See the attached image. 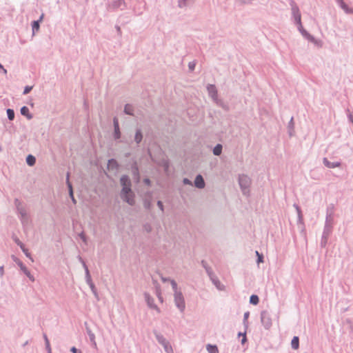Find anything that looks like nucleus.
Listing matches in <instances>:
<instances>
[{
  "label": "nucleus",
  "instance_id": "nucleus-1",
  "mask_svg": "<svg viewBox=\"0 0 353 353\" xmlns=\"http://www.w3.org/2000/svg\"><path fill=\"white\" fill-rule=\"evenodd\" d=\"M119 184L121 189L119 192L121 199L130 206L136 203V194L132 189V183L129 175L124 174L120 176Z\"/></svg>",
  "mask_w": 353,
  "mask_h": 353
},
{
  "label": "nucleus",
  "instance_id": "nucleus-2",
  "mask_svg": "<svg viewBox=\"0 0 353 353\" xmlns=\"http://www.w3.org/2000/svg\"><path fill=\"white\" fill-rule=\"evenodd\" d=\"M238 183L242 194L245 196H250L252 184L251 179L245 174H239L238 175Z\"/></svg>",
  "mask_w": 353,
  "mask_h": 353
},
{
  "label": "nucleus",
  "instance_id": "nucleus-3",
  "mask_svg": "<svg viewBox=\"0 0 353 353\" xmlns=\"http://www.w3.org/2000/svg\"><path fill=\"white\" fill-rule=\"evenodd\" d=\"M296 26L298 31L305 39L307 40L309 42L313 43L319 48H321L323 46V41L321 39H316L314 35L310 34L306 29H305L302 23Z\"/></svg>",
  "mask_w": 353,
  "mask_h": 353
},
{
  "label": "nucleus",
  "instance_id": "nucleus-4",
  "mask_svg": "<svg viewBox=\"0 0 353 353\" xmlns=\"http://www.w3.org/2000/svg\"><path fill=\"white\" fill-rule=\"evenodd\" d=\"M127 8L128 5L125 0H109L106 3V9L110 12L125 10Z\"/></svg>",
  "mask_w": 353,
  "mask_h": 353
},
{
  "label": "nucleus",
  "instance_id": "nucleus-5",
  "mask_svg": "<svg viewBox=\"0 0 353 353\" xmlns=\"http://www.w3.org/2000/svg\"><path fill=\"white\" fill-rule=\"evenodd\" d=\"M290 5L292 10V20L295 26L302 23L301 21V14L300 9L294 1V0L290 1Z\"/></svg>",
  "mask_w": 353,
  "mask_h": 353
},
{
  "label": "nucleus",
  "instance_id": "nucleus-6",
  "mask_svg": "<svg viewBox=\"0 0 353 353\" xmlns=\"http://www.w3.org/2000/svg\"><path fill=\"white\" fill-rule=\"evenodd\" d=\"M261 322L263 327L268 330L272 325V315L267 310H262L261 312Z\"/></svg>",
  "mask_w": 353,
  "mask_h": 353
},
{
  "label": "nucleus",
  "instance_id": "nucleus-7",
  "mask_svg": "<svg viewBox=\"0 0 353 353\" xmlns=\"http://www.w3.org/2000/svg\"><path fill=\"white\" fill-rule=\"evenodd\" d=\"M174 301L179 310L183 312L185 309V301L182 292L174 294Z\"/></svg>",
  "mask_w": 353,
  "mask_h": 353
},
{
  "label": "nucleus",
  "instance_id": "nucleus-8",
  "mask_svg": "<svg viewBox=\"0 0 353 353\" xmlns=\"http://www.w3.org/2000/svg\"><path fill=\"white\" fill-rule=\"evenodd\" d=\"M113 131L112 132V137L114 140H117L121 136V130L120 128L119 118L114 116L112 119Z\"/></svg>",
  "mask_w": 353,
  "mask_h": 353
},
{
  "label": "nucleus",
  "instance_id": "nucleus-9",
  "mask_svg": "<svg viewBox=\"0 0 353 353\" xmlns=\"http://www.w3.org/2000/svg\"><path fill=\"white\" fill-rule=\"evenodd\" d=\"M17 214L23 228L30 225L31 221L30 220L28 214L27 213L26 210L24 208L18 209V212H17Z\"/></svg>",
  "mask_w": 353,
  "mask_h": 353
},
{
  "label": "nucleus",
  "instance_id": "nucleus-10",
  "mask_svg": "<svg viewBox=\"0 0 353 353\" xmlns=\"http://www.w3.org/2000/svg\"><path fill=\"white\" fill-rule=\"evenodd\" d=\"M332 230L333 229L329 228L327 225L323 227V230L320 241V247L321 248H324L327 246L329 237L332 233Z\"/></svg>",
  "mask_w": 353,
  "mask_h": 353
},
{
  "label": "nucleus",
  "instance_id": "nucleus-11",
  "mask_svg": "<svg viewBox=\"0 0 353 353\" xmlns=\"http://www.w3.org/2000/svg\"><path fill=\"white\" fill-rule=\"evenodd\" d=\"M144 138V133L141 126H137L134 130V139H132L133 143L134 142L137 145V148L140 147V144L143 141Z\"/></svg>",
  "mask_w": 353,
  "mask_h": 353
},
{
  "label": "nucleus",
  "instance_id": "nucleus-12",
  "mask_svg": "<svg viewBox=\"0 0 353 353\" xmlns=\"http://www.w3.org/2000/svg\"><path fill=\"white\" fill-rule=\"evenodd\" d=\"M143 295L147 306L150 309L156 310L158 313H160L161 310L154 303V298L147 292H144Z\"/></svg>",
  "mask_w": 353,
  "mask_h": 353
},
{
  "label": "nucleus",
  "instance_id": "nucleus-13",
  "mask_svg": "<svg viewBox=\"0 0 353 353\" xmlns=\"http://www.w3.org/2000/svg\"><path fill=\"white\" fill-rule=\"evenodd\" d=\"M65 184L68 190L69 196L74 204L77 203V200L74 195L73 186L72 183L70 181V173L68 172L66 174Z\"/></svg>",
  "mask_w": 353,
  "mask_h": 353
},
{
  "label": "nucleus",
  "instance_id": "nucleus-14",
  "mask_svg": "<svg viewBox=\"0 0 353 353\" xmlns=\"http://www.w3.org/2000/svg\"><path fill=\"white\" fill-rule=\"evenodd\" d=\"M206 90L208 92L209 97L212 99V101L214 102L217 99H219L218 97V90L216 89V87L214 84L208 83L206 86Z\"/></svg>",
  "mask_w": 353,
  "mask_h": 353
},
{
  "label": "nucleus",
  "instance_id": "nucleus-15",
  "mask_svg": "<svg viewBox=\"0 0 353 353\" xmlns=\"http://www.w3.org/2000/svg\"><path fill=\"white\" fill-rule=\"evenodd\" d=\"M131 171L134 176V180L136 183H139L141 180V174L139 171V165L137 161H134L131 165Z\"/></svg>",
  "mask_w": 353,
  "mask_h": 353
},
{
  "label": "nucleus",
  "instance_id": "nucleus-16",
  "mask_svg": "<svg viewBox=\"0 0 353 353\" xmlns=\"http://www.w3.org/2000/svg\"><path fill=\"white\" fill-rule=\"evenodd\" d=\"M193 185L198 189H203L205 187V181L201 174L196 175Z\"/></svg>",
  "mask_w": 353,
  "mask_h": 353
},
{
  "label": "nucleus",
  "instance_id": "nucleus-17",
  "mask_svg": "<svg viewBox=\"0 0 353 353\" xmlns=\"http://www.w3.org/2000/svg\"><path fill=\"white\" fill-rule=\"evenodd\" d=\"M120 168V164L118 161L114 158H110L108 160L107 169L109 171L117 170Z\"/></svg>",
  "mask_w": 353,
  "mask_h": 353
},
{
  "label": "nucleus",
  "instance_id": "nucleus-18",
  "mask_svg": "<svg viewBox=\"0 0 353 353\" xmlns=\"http://www.w3.org/2000/svg\"><path fill=\"white\" fill-rule=\"evenodd\" d=\"M323 163L327 168H339L342 165V162L341 161L331 162L327 157H324L323 159Z\"/></svg>",
  "mask_w": 353,
  "mask_h": 353
},
{
  "label": "nucleus",
  "instance_id": "nucleus-19",
  "mask_svg": "<svg viewBox=\"0 0 353 353\" xmlns=\"http://www.w3.org/2000/svg\"><path fill=\"white\" fill-rule=\"evenodd\" d=\"M214 103L219 107L221 108L224 111L229 112L230 110V105L228 102L225 101L222 99H217Z\"/></svg>",
  "mask_w": 353,
  "mask_h": 353
},
{
  "label": "nucleus",
  "instance_id": "nucleus-20",
  "mask_svg": "<svg viewBox=\"0 0 353 353\" xmlns=\"http://www.w3.org/2000/svg\"><path fill=\"white\" fill-rule=\"evenodd\" d=\"M334 218L333 214L329 213V207L327 209V214L324 226H327L329 228L333 229Z\"/></svg>",
  "mask_w": 353,
  "mask_h": 353
},
{
  "label": "nucleus",
  "instance_id": "nucleus-21",
  "mask_svg": "<svg viewBox=\"0 0 353 353\" xmlns=\"http://www.w3.org/2000/svg\"><path fill=\"white\" fill-rule=\"evenodd\" d=\"M159 165L163 168L165 173H169L170 170L171 163L168 159L163 158L160 160Z\"/></svg>",
  "mask_w": 353,
  "mask_h": 353
},
{
  "label": "nucleus",
  "instance_id": "nucleus-22",
  "mask_svg": "<svg viewBox=\"0 0 353 353\" xmlns=\"http://www.w3.org/2000/svg\"><path fill=\"white\" fill-rule=\"evenodd\" d=\"M208 147L211 148L212 154L214 156L219 157L223 152V146L221 143H216L214 147H211L210 145Z\"/></svg>",
  "mask_w": 353,
  "mask_h": 353
},
{
  "label": "nucleus",
  "instance_id": "nucleus-23",
  "mask_svg": "<svg viewBox=\"0 0 353 353\" xmlns=\"http://www.w3.org/2000/svg\"><path fill=\"white\" fill-rule=\"evenodd\" d=\"M20 113L22 116L25 117L28 120H30L33 118V114L30 112L29 108L26 105H23L20 109Z\"/></svg>",
  "mask_w": 353,
  "mask_h": 353
},
{
  "label": "nucleus",
  "instance_id": "nucleus-24",
  "mask_svg": "<svg viewBox=\"0 0 353 353\" xmlns=\"http://www.w3.org/2000/svg\"><path fill=\"white\" fill-rule=\"evenodd\" d=\"M143 205L145 210L151 211L154 207L153 199L143 198Z\"/></svg>",
  "mask_w": 353,
  "mask_h": 353
},
{
  "label": "nucleus",
  "instance_id": "nucleus-25",
  "mask_svg": "<svg viewBox=\"0 0 353 353\" xmlns=\"http://www.w3.org/2000/svg\"><path fill=\"white\" fill-rule=\"evenodd\" d=\"M337 4L346 14H353V8L349 7L343 0H340Z\"/></svg>",
  "mask_w": 353,
  "mask_h": 353
},
{
  "label": "nucleus",
  "instance_id": "nucleus-26",
  "mask_svg": "<svg viewBox=\"0 0 353 353\" xmlns=\"http://www.w3.org/2000/svg\"><path fill=\"white\" fill-rule=\"evenodd\" d=\"M153 333L156 340L160 345H164L167 342H168V341H167V339L163 336V335L161 334L160 332H157V330H154Z\"/></svg>",
  "mask_w": 353,
  "mask_h": 353
},
{
  "label": "nucleus",
  "instance_id": "nucleus-27",
  "mask_svg": "<svg viewBox=\"0 0 353 353\" xmlns=\"http://www.w3.org/2000/svg\"><path fill=\"white\" fill-rule=\"evenodd\" d=\"M212 283L216 286V288L219 290H222L224 288L223 285L221 284L220 280L219 278L215 275V274H213V276H211L209 277Z\"/></svg>",
  "mask_w": 353,
  "mask_h": 353
},
{
  "label": "nucleus",
  "instance_id": "nucleus-28",
  "mask_svg": "<svg viewBox=\"0 0 353 353\" xmlns=\"http://www.w3.org/2000/svg\"><path fill=\"white\" fill-rule=\"evenodd\" d=\"M294 125L295 124H294V117H292L288 123V127H287L288 128V134L289 137H290L294 136V134H295Z\"/></svg>",
  "mask_w": 353,
  "mask_h": 353
},
{
  "label": "nucleus",
  "instance_id": "nucleus-29",
  "mask_svg": "<svg viewBox=\"0 0 353 353\" xmlns=\"http://www.w3.org/2000/svg\"><path fill=\"white\" fill-rule=\"evenodd\" d=\"M152 283H153V284L155 286V288H156V295H157L158 299L159 300L160 302L163 303V298L162 296L161 287H160L159 283H158V281L157 280H154V279H152Z\"/></svg>",
  "mask_w": 353,
  "mask_h": 353
},
{
  "label": "nucleus",
  "instance_id": "nucleus-30",
  "mask_svg": "<svg viewBox=\"0 0 353 353\" xmlns=\"http://www.w3.org/2000/svg\"><path fill=\"white\" fill-rule=\"evenodd\" d=\"M123 112L124 114L128 115V116H134V107L130 103H126L124 105Z\"/></svg>",
  "mask_w": 353,
  "mask_h": 353
},
{
  "label": "nucleus",
  "instance_id": "nucleus-31",
  "mask_svg": "<svg viewBox=\"0 0 353 353\" xmlns=\"http://www.w3.org/2000/svg\"><path fill=\"white\" fill-rule=\"evenodd\" d=\"M201 266L205 269L206 274L210 277L211 276H213L214 272H213L211 267L208 264L207 261L205 260H201Z\"/></svg>",
  "mask_w": 353,
  "mask_h": 353
},
{
  "label": "nucleus",
  "instance_id": "nucleus-32",
  "mask_svg": "<svg viewBox=\"0 0 353 353\" xmlns=\"http://www.w3.org/2000/svg\"><path fill=\"white\" fill-rule=\"evenodd\" d=\"M30 26L32 28V38H33L35 36V34L39 31L41 24L33 20L31 21Z\"/></svg>",
  "mask_w": 353,
  "mask_h": 353
},
{
  "label": "nucleus",
  "instance_id": "nucleus-33",
  "mask_svg": "<svg viewBox=\"0 0 353 353\" xmlns=\"http://www.w3.org/2000/svg\"><path fill=\"white\" fill-rule=\"evenodd\" d=\"M26 162L28 166L32 167V166L35 165L36 162H37V159L34 155L29 154L26 157Z\"/></svg>",
  "mask_w": 353,
  "mask_h": 353
},
{
  "label": "nucleus",
  "instance_id": "nucleus-34",
  "mask_svg": "<svg viewBox=\"0 0 353 353\" xmlns=\"http://www.w3.org/2000/svg\"><path fill=\"white\" fill-rule=\"evenodd\" d=\"M117 143H123L128 145L129 147H131V145L133 144V141L131 139H127L125 137L120 136V138L117 140H114Z\"/></svg>",
  "mask_w": 353,
  "mask_h": 353
},
{
  "label": "nucleus",
  "instance_id": "nucleus-35",
  "mask_svg": "<svg viewBox=\"0 0 353 353\" xmlns=\"http://www.w3.org/2000/svg\"><path fill=\"white\" fill-rule=\"evenodd\" d=\"M206 350L208 353H219V347L216 344L208 343Z\"/></svg>",
  "mask_w": 353,
  "mask_h": 353
},
{
  "label": "nucleus",
  "instance_id": "nucleus-36",
  "mask_svg": "<svg viewBox=\"0 0 353 353\" xmlns=\"http://www.w3.org/2000/svg\"><path fill=\"white\" fill-rule=\"evenodd\" d=\"M84 271H85V279L86 283L88 285L94 284V282L92 281L91 274H90V272L88 268H85V270H84Z\"/></svg>",
  "mask_w": 353,
  "mask_h": 353
},
{
  "label": "nucleus",
  "instance_id": "nucleus-37",
  "mask_svg": "<svg viewBox=\"0 0 353 353\" xmlns=\"http://www.w3.org/2000/svg\"><path fill=\"white\" fill-rule=\"evenodd\" d=\"M290 344L292 349L298 350L299 348V337L298 336H294Z\"/></svg>",
  "mask_w": 353,
  "mask_h": 353
},
{
  "label": "nucleus",
  "instance_id": "nucleus-38",
  "mask_svg": "<svg viewBox=\"0 0 353 353\" xmlns=\"http://www.w3.org/2000/svg\"><path fill=\"white\" fill-rule=\"evenodd\" d=\"M260 299L257 294H252L250 296L249 302L251 305H257L259 303Z\"/></svg>",
  "mask_w": 353,
  "mask_h": 353
},
{
  "label": "nucleus",
  "instance_id": "nucleus-39",
  "mask_svg": "<svg viewBox=\"0 0 353 353\" xmlns=\"http://www.w3.org/2000/svg\"><path fill=\"white\" fill-rule=\"evenodd\" d=\"M250 314V313L249 311L245 312L243 314V325L244 328H245V330H248L249 327L248 319H249Z\"/></svg>",
  "mask_w": 353,
  "mask_h": 353
},
{
  "label": "nucleus",
  "instance_id": "nucleus-40",
  "mask_svg": "<svg viewBox=\"0 0 353 353\" xmlns=\"http://www.w3.org/2000/svg\"><path fill=\"white\" fill-rule=\"evenodd\" d=\"M255 255L256 257V263H257L258 265L264 262V255L263 253L259 252L258 250H256Z\"/></svg>",
  "mask_w": 353,
  "mask_h": 353
},
{
  "label": "nucleus",
  "instance_id": "nucleus-41",
  "mask_svg": "<svg viewBox=\"0 0 353 353\" xmlns=\"http://www.w3.org/2000/svg\"><path fill=\"white\" fill-rule=\"evenodd\" d=\"M20 249L28 259H29L32 262H34V259L32 256V254L29 250L26 248L25 245H23V247L20 248Z\"/></svg>",
  "mask_w": 353,
  "mask_h": 353
},
{
  "label": "nucleus",
  "instance_id": "nucleus-42",
  "mask_svg": "<svg viewBox=\"0 0 353 353\" xmlns=\"http://www.w3.org/2000/svg\"><path fill=\"white\" fill-rule=\"evenodd\" d=\"M87 333H88L90 341L92 343V347H96L97 343L95 341L94 334L90 329H87Z\"/></svg>",
  "mask_w": 353,
  "mask_h": 353
},
{
  "label": "nucleus",
  "instance_id": "nucleus-43",
  "mask_svg": "<svg viewBox=\"0 0 353 353\" xmlns=\"http://www.w3.org/2000/svg\"><path fill=\"white\" fill-rule=\"evenodd\" d=\"M6 114L8 119L10 121H13L15 117V112L14 110L12 108H7L6 109Z\"/></svg>",
  "mask_w": 353,
  "mask_h": 353
},
{
  "label": "nucleus",
  "instance_id": "nucleus-44",
  "mask_svg": "<svg viewBox=\"0 0 353 353\" xmlns=\"http://www.w3.org/2000/svg\"><path fill=\"white\" fill-rule=\"evenodd\" d=\"M77 236L83 241V243L85 245H88V237L86 236L85 233L83 231L79 232L77 234Z\"/></svg>",
  "mask_w": 353,
  "mask_h": 353
},
{
  "label": "nucleus",
  "instance_id": "nucleus-45",
  "mask_svg": "<svg viewBox=\"0 0 353 353\" xmlns=\"http://www.w3.org/2000/svg\"><path fill=\"white\" fill-rule=\"evenodd\" d=\"M177 3V6L179 8L183 9L187 8L189 6L190 0H178Z\"/></svg>",
  "mask_w": 353,
  "mask_h": 353
},
{
  "label": "nucleus",
  "instance_id": "nucleus-46",
  "mask_svg": "<svg viewBox=\"0 0 353 353\" xmlns=\"http://www.w3.org/2000/svg\"><path fill=\"white\" fill-rule=\"evenodd\" d=\"M170 285L172 290L174 291V294H176V292H181V291L178 290V285L175 280H170Z\"/></svg>",
  "mask_w": 353,
  "mask_h": 353
},
{
  "label": "nucleus",
  "instance_id": "nucleus-47",
  "mask_svg": "<svg viewBox=\"0 0 353 353\" xmlns=\"http://www.w3.org/2000/svg\"><path fill=\"white\" fill-rule=\"evenodd\" d=\"M12 239L19 248L23 247L24 243L15 234L12 236Z\"/></svg>",
  "mask_w": 353,
  "mask_h": 353
},
{
  "label": "nucleus",
  "instance_id": "nucleus-48",
  "mask_svg": "<svg viewBox=\"0 0 353 353\" xmlns=\"http://www.w3.org/2000/svg\"><path fill=\"white\" fill-rule=\"evenodd\" d=\"M14 204L16 208V212H18V209H23V208L22 207V203L19 199H17V198L14 199Z\"/></svg>",
  "mask_w": 353,
  "mask_h": 353
},
{
  "label": "nucleus",
  "instance_id": "nucleus-49",
  "mask_svg": "<svg viewBox=\"0 0 353 353\" xmlns=\"http://www.w3.org/2000/svg\"><path fill=\"white\" fill-rule=\"evenodd\" d=\"M143 229L147 233H151L152 231V227L149 223H145L143 225Z\"/></svg>",
  "mask_w": 353,
  "mask_h": 353
},
{
  "label": "nucleus",
  "instance_id": "nucleus-50",
  "mask_svg": "<svg viewBox=\"0 0 353 353\" xmlns=\"http://www.w3.org/2000/svg\"><path fill=\"white\" fill-rule=\"evenodd\" d=\"M297 224L301 225H305L303 212L297 214Z\"/></svg>",
  "mask_w": 353,
  "mask_h": 353
},
{
  "label": "nucleus",
  "instance_id": "nucleus-51",
  "mask_svg": "<svg viewBox=\"0 0 353 353\" xmlns=\"http://www.w3.org/2000/svg\"><path fill=\"white\" fill-rule=\"evenodd\" d=\"M92 292V294H94V296L97 298V299H99V294H98V291H97V289L96 288V285L95 284H92V285H88Z\"/></svg>",
  "mask_w": 353,
  "mask_h": 353
},
{
  "label": "nucleus",
  "instance_id": "nucleus-52",
  "mask_svg": "<svg viewBox=\"0 0 353 353\" xmlns=\"http://www.w3.org/2000/svg\"><path fill=\"white\" fill-rule=\"evenodd\" d=\"M162 346L163 347V349L165 352H167V353L173 352L172 347L171 345L170 344L169 341L167 342L164 345H162Z\"/></svg>",
  "mask_w": 353,
  "mask_h": 353
},
{
  "label": "nucleus",
  "instance_id": "nucleus-53",
  "mask_svg": "<svg viewBox=\"0 0 353 353\" xmlns=\"http://www.w3.org/2000/svg\"><path fill=\"white\" fill-rule=\"evenodd\" d=\"M143 183L145 185H146L147 187L148 188H150L152 186V181H151V179L148 177H145L143 179Z\"/></svg>",
  "mask_w": 353,
  "mask_h": 353
},
{
  "label": "nucleus",
  "instance_id": "nucleus-54",
  "mask_svg": "<svg viewBox=\"0 0 353 353\" xmlns=\"http://www.w3.org/2000/svg\"><path fill=\"white\" fill-rule=\"evenodd\" d=\"M33 85H26L23 88V95H26V94H28V93H30L31 92V90H32L33 88Z\"/></svg>",
  "mask_w": 353,
  "mask_h": 353
},
{
  "label": "nucleus",
  "instance_id": "nucleus-55",
  "mask_svg": "<svg viewBox=\"0 0 353 353\" xmlns=\"http://www.w3.org/2000/svg\"><path fill=\"white\" fill-rule=\"evenodd\" d=\"M157 205L159 208V209L161 211L162 213H164L165 211V207L163 202L161 200H158L157 201Z\"/></svg>",
  "mask_w": 353,
  "mask_h": 353
},
{
  "label": "nucleus",
  "instance_id": "nucleus-56",
  "mask_svg": "<svg viewBox=\"0 0 353 353\" xmlns=\"http://www.w3.org/2000/svg\"><path fill=\"white\" fill-rule=\"evenodd\" d=\"M153 194H154V192H153V190H147V191L144 193V196H143V198L153 199Z\"/></svg>",
  "mask_w": 353,
  "mask_h": 353
},
{
  "label": "nucleus",
  "instance_id": "nucleus-57",
  "mask_svg": "<svg viewBox=\"0 0 353 353\" xmlns=\"http://www.w3.org/2000/svg\"><path fill=\"white\" fill-rule=\"evenodd\" d=\"M182 183L185 185H193V183L192 182V181L187 177H184L182 179Z\"/></svg>",
  "mask_w": 353,
  "mask_h": 353
},
{
  "label": "nucleus",
  "instance_id": "nucleus-58",
  "mask_svg": "<svg viewBox=\"0 0 353 353\" xmlns=\"http://www.w3.org/2000/svg\"><path fill=\"white\" fill-rule=\"evenodd\" d=\"M160 278H161V280L163 283H165L167 282H170V280H172V279H170V277H165V276H163V274L161 273H158Z\"/></svg>",
  "mask_w": 353,
  "mask_h": 353
},
{
  "label": "nucleus",
  "instance_id": "nucleus-59",
  "mask_svg": "<svg viewBox=\"0 0 353 353\" xmlns=\"http://www.w3.org/2000/svg\"><path fill=\"white\" fill-rule=\"evenodd\" d=\"M28 278V279L31 281V282H34L35 281V277L34 276V275L31 273L30 270H29L28 272H26V274H25Z\"/></svg>",
  "mask_w": 353,
  "mask_h": 353
},
{
  "label": "nucleus",
  "instance_id": "nucleus-60",
  "mask_svg": "<svg viewBox=\"0 0 353 353\" xmlns=\"http://www.w3.org/2000/svg\"><path fill=\"white\" fill-rule=\"evenodd\" d=\"M195 67H196V62L194 61L189 62L188 68H189L190 71H191V72L194 71L195 69Z\"/></svg>",
  "mask_w": 353,
  "mask_h": 353
},
{
  "label": "nucleus",
  "instance_id": "nucleus-61",
  "mask_svg": "<svg viewBox=\"0 0 353 353\" xmlns=\"http://www.w3.org/2000/svg\"><path fill=\"white\" fill-rule=\"evenodd\" d=\"M11 259L17 265H19L20 263H22V261L14 254L11 255Z\"/></svg>",
  "mask_w": 353,
  "mask_h": 353
},
{
  "label": "nucleus",
  "instance_id": "nucleus-62",
  "mask_svg": "<svg viewBox=\"0 0 353 353\" xmlns=\"http://www.w3.org/2000/svg\"><path fill=\"white\" fill-rule=\"evenodd\" d=\"M70 352L72 353H83L82 351L75 346H72L70 348Z\"/></svg>",
  "mask_w": 353,
  "mask_h": 353
},
{
  "label": "nucleus",
  "instance_id": "nucleus-63",
  "mask_svg": "<svg viewBox=\"0 0 353 353\" xmlns=\"http://www.w3.org/2000/svg\"><path fill=\"white\" fill-rule=\"evenodd\" d=\"M346 322L347 324H349V328H350V334L353 335V324L352 323V321L349 319L346 320Z\"/></svg>",
  "mask_w": 353,
  "mask_h": 353
},
{
  "label": "nucleus",
  "instance_id": "nucleus-64",
  "mask_svg": "<svg viewBox=\"0 0 353 353\" xmlns=\"http://www.w3.org/2000/svg\"><path fill=\"white\" fill-rule=\"evenodd\" d=\"M347 117L348 121L353 125V114L351 113L349 110H348V113L347 114Z\"/></svg>",
  "mask_w": 353,
  "mask_h": 353
}]
</instances>
